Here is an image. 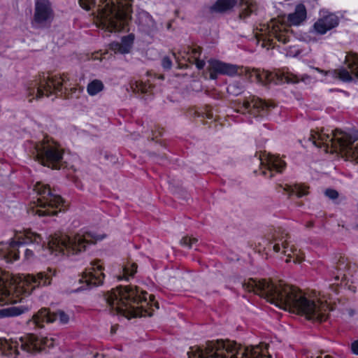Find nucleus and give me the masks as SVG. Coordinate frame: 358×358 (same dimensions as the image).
Returning <instances> with one entry per match:
<instances>
[{
    "mask_svg": "<svg viewBox=\"0 0 358 358\" xmlns=\"http://www.w3.org/2000/svg\"><path fill=\"white\" fill-rule=\"evenodd\" d=\"M268 345L243 346L229 340L208 341L205 345L190 348L188 358H264Z\"/></svg>",
    "mask_w": 358,
    "mask_h": 358,
    "instance_id": "3",
    "label": "nucleus"
},
{
    "mask_svg": "<svg viewBox=\"0 0 358 358\" xmlns=\"http://www.w3.org/2000/svg\"><path fill=\"white\" fill-rule=\"evenodd\" d=\"M187 48H188V51H187V54H189V52L191 51V53L192 55V59L199 58V57H197V56H199L201 52V48L200 47L191 48V47L188 46Z\"/></svg>",
    "mask_w": 358,
    "mask_h": 358,
    "instance_id": "36",
    "label": "nucleus"
},
{
    "mask_svg": "<svg viewBox=\"0 0 358 358\" xmlns=\"http://www.w3.org/2000/svg\"><path fill=\"white\" fill-rule=\"evenodd\" d=\"M273 250L275 252H278L280 250V245L279 244H275L273 245Z\"/></svg>",
    "mask_w": 358,
    "mask_h": 358,
    "instance_id": "44",
    "label": "nucleus"
},
{
    "mask_svg": "<svg viewBox=\"0 0 358 358\" xmlns=\"http://www.w3.org/2000/svg\"><path fill=\"white\" fill-rule=\"evenodd\" d=\"M57 318L62 324H66L69 321V317L64 311L59 310L57 312H51L49 308H43L34 314L32 320L28 323H32L38 328H43V322H53Z\"/></svg>",
    "mask_w": 358,
    "mask_h": 358,
    "instance_id": "14",
    "label": "nucleus"
},
{
    "mask_svg": "<svg viewBox=\"0 0 358 358\" xmlns=\"http://www.w3.org/2000/svg\"><path fill=\"white\" fill-rule=\"evenodd\" d=\"M315 69H316L317 71H320V72H322V71H322V70H320L318 68H316Z\"/></svg>",
    "mask_w": 358,
    "mask_h": 358,
    "instance_id": "58",
    "label": "nucleus"
},
{
    "mask_svg": "<svg viewBox=\"0 0 358 358\" xmlns=\"http://www.w3.org/2000/svg\"><path fill=\"white\" fill-rule=\"evenodd\" d=\"M24 255L26 259L30 258L33 255V250L31 249H26L24 251Z\"/></svg>",
    "mask_w": 358,
    "mask_h": 358,
    "instance_id": "43",
    "label": "nucleus"
},
{
    "mask_svg": "<svg viewBox=\"0 0 358 358\" xmlns=\"http://www.w3.org/2000/svg\"><path fill=\"white\" fill-rule=\"evenodd\" d=\"M242 285L248 292L264 297L280 308L305 315L308 320L322 322L328 317L327 312L329 307L327 303L319 300L316 303L308 299L297 287L287 285L282 280L275 283L266 279H250Z\"/></svg>",
    "mask_w": 358,
    "mask_h": 358,
    "instance_id": "1",
    "label": "nucleus"
},
{
    "mask_svg": "<svg viewBox=\"0 0 358 358\" xmlns=\"http://www.w3.org/2000/svg\"><path fill=\"white\" fill-rule=\"evenodd\" d=\"M308 78L309 77H308V76H306V77H304V76H303V77H302L301 80H305V78Z\"/></svg>",
    "mask_w": 358,
    "mask_h": 358,
    "instance_id": "57",
    "label": "nucleus"
},
{
    "mask_svg": "<svg viewBox=\"0 0 358 358\" xmlns=\"http://www.w3.org/2000/svg\"><path fill=\"white\" fill-rule=\"evenodd\" d=\"M101 238L90 232L83 235L76 234L73 237L64 234H55L49 236L47 245L43 244L41 246H35L34 249L38 252L48 250L55 255H76L85 250L86 244H94L96 240Z\"/></svg>",
    "mask_w": 358,
    "mask_h": 358,
    "instance_id": "7",
    "label": "nucleus"
},
{
    "mask_svg": "<svg viewBox=\"0 0 358 358\" xmlns=\"http://www.w3.org/2000/svg\"><path fill=\"white\" fill-rule=\"evenodd\" d=\"M308 141H311L316 147L323 146L326 152H329L330 147L334 152H340L347 158L352 159L358 163V140L346 132L336 129L332 131L331 136L312 130L308 135Z\"/></svg>",
    "mask_w": 358,
    "mask_h": 358,
    "instance_id": "6",
    "label": "nucleus"
},
{
    "mask_svg": "<svg viewBox=\"0 0 358 358\" xmlns=\"http://www.w3.org/2000/svg\"><path fill=\"white\" fill-rule=\"evenodd\" d=\"M350 268V263L347 258L341 256L336 267L337 271H345Z\"/></svg>",
    "mask_w": 358,
    "mask_h": 358,
    "instance_id": "34",
    "label": "nucleus"
},
{
    "mask_svg": "<svg viewBox=\"0 0 358 358\" xmlns=\"http://www.w3.org/2000/svg\"><path fill=\"white\" fill-rule=\"evenodd\" d=\"M54 341L55 340L53 338H50V342L48 343V346L50 347H50H53V345H54Z\"/></svg>",
    "mask_w": 358,
    "mask_h": 358,
    "instance_id": "46",
    "label": "nucleus"
},
{
    "mask_svg": "<svg viewBox=\"0 0 358 358\" xmlns=\"http://www.w3.org/2000/svg\"><path fill=\"white\" fill-rule=\"evenodd\" d=\"M148 293L140 290L136 286H119L104 294V300L110 307L111 314H122L126 317L152 316L142 303L148 305L145 295Z\"/></svg>",
    "mask_w": 358,
    "mask_h": 358,
    "instance_id": "4",
    "label": "nucleus"
},
{
    "mask_svg": "<svg viewBox=\"0 0 358 358\" xmlns=\"http://www.w3.org/2000/svg\"><path fill=\"white\" fill-rule=\"evenodd\" d=\"M50 284V278L43 272L34 275H27L20 282L8 276L0 275V303H15L21 301L22 294H30L34 289L41 285Z\"/></svg>",
    "mask_w": 358,
    "mask_h": 358,
    "instance_id": "5",
    "label": "nucleus"
},
{
    "mask_svg": "<svg viewBox=\"0 0 358 358\" xmlns=\"http://www.w3.org/2000/svg\"><path fill=\"white\" fill-rule=\"evenodd\" d=\"M238 2L241 6H245L239 14L241 19H245L255 12L256 5L247 0H217L208 8V11L211 15L224 13L231 10Z\"/></svg>",
    "mask_w": 358,
    "mask_h": 358,
    "instance_id": "11",
    "label": "nucleus"
},
{
    "mask_svg": "<svg viewBox=\"0 0 358 358\" xmlns=\"http://www.w3.org/2000/svg\"><path fill=\"white\" fill-rule=\"evenodd\" d=\"M338 22V17L335 14L329 13L318 19L313 28L317 34H324L327 31L337 27Z\"/></svg>",
    "mask_w": 358,
    "mask_h": 358,
    "instance_id": "19",
    "label": "nucleus"
},
{
    "mask_svg": "<svg viewBox=\"0 0 358 358\" xmlns=\"http://www.w3.org/2000/svg\"><path fill=\"white\" fill-rule=\"evenodd\" d=\"M308 187L301 184L285 185L284 190L286 191L289 196L295 194L297 197H302L308 194Z\"/></svg>",
    "mask_w": 358,
    "mask_h": 358,
    "instance_id": "26",
    "label": "nucleus"
},
{
    "mask_svg": "<svg viewBox=\"0 0 358 358\" xmlns=\"http://www.w3.org/2000/svg\"><path fill=\"white\" fill-rule=\"evenodd\" d=\"M137 267L138 266L136 263L131 264V268L125 266L124 268V273L127 275H133L136 272Z\"/></svg>",
    "mask_w": 358,
    "mask_h": 358,
    "instance_id": "38",
    "label": "nucleus"
},
{
    "mask_svg": "<svg viewBox=\"0 0 358 358\" xmlns=\"http://www.w3.org/2000/svg\"><path fill=\"white\" fill-rule=\"evenodd\" d=\"M324 194L331 200H335L339 195L338 192L333 189H327L324 192Z\"/></svg>",
    "mask_w": 358,
    "mask_h": 358,
    "instance_id": "37",
    "label": "nucleus"
},
{
    "mask_svg": "<svg viewBox=\"0 0 358 358\" xmlns=\"http://www.w3.org/2000/svg\"><path fill=\"white\" fill-rule=\"evenodd\" d=\"M208 69L210 71V78L213 80L217 78L218 73L232 76L236 73L237 71L235 66L217 60L210 61Z\"/></svg>",
    "mask_w": 358,
    "mask_h": 358,
    "instance_id": "20",
    "label": "nucleus"
},
{
    "mask_svg": "<svg viewBox=\"0 0 358 358\" xmlns=\"http://www.w3.org/2000/svg\"><path fill=\"white\" fill-rule=\"evenodd\" d=\"M134 40V36L133 34H129L126 36H124L122 38L121 45H122V53H128L129 52L133 43Z\"/></svg>",
    "mask_w": 358,
    "mask_h": 358,
    "instance_id": "30",
    "label": "nucleus"
},
{
    "mask_svg": "<svg viewBox=\"0 0 358 358\" xmlns=\"http://www.w3.org/2000/svg\"><path fill=\"white\" fill-rule=\"evenodd\" d=\"M154 306L156 307V308H159V303L157 301L154 302Z\"/></svg>",
    "mask_w": 358,
    "mask_h": 358,
    "instance_id": "51",
    "label": "nucleus"
},
{
    "mask_svg": "<svg viewBox=\"0 0 358 358\" xmlns=\"http://www.w3.org/2000/svg\"><path fill=\"white\" fill-rule=\"evenodd\" d=\"M104 86L103 83L99 80H94L90 82L87 87V92L90 95L94 96L103 90Z\"/></svg>",
    "mask_w": 358,
    "mask_h": 358,
    "instance_id": "28",
    "label": "nucleus"
},
{
    "mask_svg": "<svg viewBox=\"0 0 358 358\" xmlns=\"http://www.w3.org/2000/svg\"><path fill=\"white\" fill-rule=\"evenodd\" d=\"M51 8L48 0H41L36 2L34 18L37 22L47 21L51 15Z\"/></svg>",
    "mask_w": 358,
    "mask_h": 358,
    "instance_id": "21",
    "label": "nucleus"
},
{
    "mask_svg": "<svg viewBox=\"0 0 358 358\" xmlns=\"http://www.w3.org/2000/svg\"><path fill=\"white\" fill-rule=\"evenodd\" d=\"M197 241L198 240L196 238L185 236L181 239L180 243L183 245H186L188 246L189 248H191L192 244L196 243Z\"/></svg>",
    "mask_w": 358,
    "mask_h": 358,
    "instance_id": "35",
    "label": "nucleus"
},
{
    "mask_svg": "<svg viewBox=\"0 0 358 358\" xmlns=\"http://www.w3.org/2000/svg\"><path fill=\"white\" fill-rule=\"evenodd\" d=\"M351 350L353 353L358 355V340L355 341L351 344Z\"/></svg>",
    "mask_w": 358,
    "mask_h": 358,
    "instance_id": "41",
    "label": "nucleus"
},
{
    "mask_svg": "<svg viewBox=\"0 0 358 358\" xmlns=\"http://www.w3.org/2000/svg\"><path fill=\"white\" fill-rule=\"evenodd\" d=\"M338 278H339V277H338V275H336V276L335 277V279H336V280H338Z\"/></svg>",
    "mask_w": 358,
    "mask_h": 358,
    "instance_id": "59",
    "label": "nucleus"
},
{
    "mask_svg": "<svg viewBox=\"0 0 358 358\" xmlns=\"http://www.w3.org/2000/svg\"><path fill=\"white\" fill-rule=\"evenodd\" d=\"M22 350L29 353H36L42 350V346H48L50 339L45 337L39 338L33 334H28L20 339Z\"/></svg>",
    "mask_w": 358,
    "mask_h": 358,
    "instance_id": "17",
    "label": "nucleus"
},
{
    "mask_svg": "<svg viewBox=\"0 0 358 358\" xmlns=\"http://www.w3.org/2000/svg\"><path fill=\"white\" fill-rule=\"evenodd\" d=\"M130 87L134 93L141 92L142 94H145L149 92L150 85H148L142 81H135L130 83Z\"/></svg>",
    "mask_w": 358,
    "mask_h": 358,
    "instance_id": "29",
    "label": "nucleus"
},
{
    "mask_svg": "<svg viewBox=\"0 0 358 358\" xmlns=\"http://www.w3.org/2000/svg\"><path fill=\"white\" fill-rule=\"evenodd\" d=\"M306 17V10L303 4L296 6L294 13L288 15L289 22L294 25L299 24Z\"/></svg>",
    "mask_w": 358,
    "mask_h": 358,
    "instance_id": "25",
    "label": "nucleus"
},
{
    "mask_svg": "<svg viewBox=\"0 0 358 358\" xmlns=\"http://www.w3.org/2000/svg\"><path fill=\"white\" fill-rule=\"evenodd\" d=\"M149 297H150V301L154 303L155 302V296L151 294V295H150Z\"/></svg>",
    "mask_w": 358,
    "mask_h": 358,
    "instance_id": "48",
    "label": "nucleus"
},
{
    "mask_svg": "<svg viewBox=\"0 0 358 358\" xmlns=\"http://www.w3.org/2000/svg\"><path fill=\"white\" fill-rule=\"evenodd\" d=\"M111 49H113L115 52H119L122 53V45L121 43H112L110 44Z\"/></svg>",
    "mask_w": 358,
    "mask_h": 358,
    "instance_id": "40",
    "label": "nucleus"
},
{
    "mask_svg": "<svg viewBox=\"0 0 358 358\" xmlns=\"http://www.w3.org/2000/svg\"><path fill=\"white\" fill-rule=\"evenodd\" d=\"M287 245H288V244L286 241L282 243V247L284 248H287Z\"/></svg>",
    "mask_w": 358,
    "mask_h": 358,
    "instance_id": "52",
    "label": "nucleus"
},
{
    "mask_svg": "<svg viewBox=\"0 0 358 358\" xmlns=\"http://www.w3.org/2000/svg\"><path fill=\"white\" fill-rule=\"evenodd\" d=\"M334 74L343 81L350 82L352 80V77L350 72L345 69L335 70Z\"/></svg>",
    "mask_w": 358,
    "mask_h": 358,
    "instance_id": "32",
    "label": "nucleus"
},
{
    "mask_svg": "<svg viewBox=\"0 0 358 358\" xmlns=\"http://www.w3.org/2000/svg\"><path fill=\"white\" fill-rule=\"evenodd\" d=\"M302 261V258H299L298 256L296 257V259L294 260V262H301Z\"/></svg>",
    "mask_w": 358,
    "mask_h": 358,
    "instance_id": "49",
    "label": "nucleus"
},
{
    "mask_svg": "<svg viewBox=\"0 0 358 358\" xmlns=\"http://www.w3.org/2000/svg\"><path fill=\"white\" fill-rule=\"evenodd\" d=\"M23 313V310L18 307H9L0 310V318L9 316H17Z\"/></svg>",
    "mask_w": 358,
    "mask_h": 358,
    "instance_id": "31",
    "label": "nucleus"
},
{
    "mask_svg": "<svg viewBox=\"0 0 358 358\" xmlns=\"http://www.w3.org/2000/svg\"><path fill=\"white\" fill-rule=\"evenodd\" d=\"M345 62L350 70V73L358 78V54L349 53L345 57Z\"/></svg>",
    "mask_w": 358,
    "mask_h": 358,
    "instance_id": "27",
    "label": "nucleus"
},
{
    "mask_svg": "<svg viewBox=\"0 0 358 358\" xmlns=\"http://www.w3.org/2000/svg\"><path fill=\"white\" fill-rule=\"evenodd\" d=\"M19 343L17 341H8L6 339L0 338V354L7 357L14 355V357L19 355Z\"/></svg>",
    "mask_w": 358,
    "mask_h": 358,
    "instance_id": "24",
    "label": "nucleus"
},
{
    "mask_svg": "<svg viewBox=\"0 0 358 358\" xmlns=\"http://www.w3.org/2000/svg\"><path fill=\"white\" fill-rule=\"evenodd\" d=\"M0 244H1V243H0Z\"/></svg>",
    "mask_w": 358,
    "mask_h": 358,
    "instance_id": "64",
    "label": "nucleus"
},
{
    "mask_svg": "<svg viewBox=\"0 0 358 358\" xmlns=\"http://www.w3.org/2000/svg\"><path fill=\"white\" fill-rule=\"evenodd\" d=\"M227 90L231 94L238 96L243 92V86L241 83L235 82L228 86Z\"/></svg>",
    "mask_w": 358,
    "mask_h": 358,
    "instance_id": "33",
    "label": "nucleus"
},
{
    "mask_svg": "<svg viewBox=\"0 0 358 358\" xmlns=\"http://www.w3.org/2000/svg\"><path fill=\"white\" fill-rule=\"evenodd\" d=\"M36 161L52 169H60L63 166V150L54 142L48 141L36 143L33 152Z\"/></svg>",
    "mask_w": 358,
    "mask_h": 358,
    "instance_id": "10",
    "label": "nucleus"
},
{
    "mask_svg": "<svg viewBox=\"0 0 358 358\" xmlns=\"http://www.w3.org/2000/svg\"><path fill=\"white\" fill-rule=\"evenodd\" d=\"M67 78L64 76L59 78H45L44 74L40 76L39 80H34L29 83L27 91L29 96L33 95L36 90V98L40 99L45 94L49 96L52 94L63 96L64 99L78 98V90L76 87L68 88L63 85L66 84Z\"/></svg>",
    "mask_w": 358,
    "mask_h": 358,
    "instance_id": "8",
    "label": "nucleus"
},
{
    "mask_svg": "<svg viewBox=\"0 0 358 358\" xmlns=\"http://www.w3.org/2000/svg\"><path fill=\"white\" fill-rule=\"evenodd\" d=\"M140 29L147 34L157 30V24L152 17L147 12H143L138 17Z\"/></svg>",
    "mask_w": 358,
    "mask_h": 358,
    "instance_id": "23",
    "label": "nucleus"
},
{
    "mask_svg": "<svg viewBox=\"0 0 358 358\" xmlns=\"http://www.w3.org/2000/svg\"><path fill=\"white\" fill-rule=\"evenodd\" d=\"M313 225H314L313 222V221H309V222H308L306 223V227L307 228H312V227H313Z\"/></svg>",
    "mask_w": 358,
    "mask_h": 358,
    "instance_id": "45",
    "label": "nucleus"
},
{
    "mask_svg": "<svg viewBox=\"0 0 358 358\" xmlns=\"http://www.w3.org/2000/svg\"><path fill=\"white\" fill-rule=\"evenodd\" d=\"M324 358H333V357L330 355H326V356H324Z\"/></svg>",
    "mask_w": 358,
    "mask_h": 358,
    "instance_id": "56",
    "label": "nucleus"
},
{
    "mask_svg": "<svg viewBox=\"0 0 358 358\" xmlns=\"http://www.w3.org/2000/svg\"><path fill=\"white\" fill-rule=\"evenodd\" d=\"M254 75L257 81L264 85L274 83L278 85L282 83H296L299 78L296 76L289 73H282L273 74L267 71L254 70Z\"/></svg>",
    "mask_w": 358,
    "mask_h": 358,
    "instance_id": "15",
    "label": "nucleus"
},
{
    "mask_svg": "<svg viewBox=\"0 0 358 358\" xmlns=\"http://www.w3.org/2000/svg\"><path fill=\"white\" fill-rule=\"evenodd\" d=\"M243 107L251 114L263 116L267 114L271 108H274L275 105L257 98L253 99L251 102L245 101Z\"/></svg>",
    "mask_w": 358,
    "mask_h": 358,
    "instance_id": "18",
    "label": "nucleus"
},
{
    "mask_svg": "<svg viewBox=\"0 0 358 358\" xmlns=\"http://www.w3.org/2000/svg\"><path fill=\"white\" fill-rule=\"evenodd\" d=\"M80 7L96 13L102 29L108 32L120 31L131 19V0H78Z\"/></svg>",
    "mask_w": 358,
    "mask_h": 358,
    "instance_id": "2",
    "label": "nucleus"
},
{
    "mask_svg": "<svg viewBox=\"0 0 358 358\" xmlns=\"http://www.w3.org/2000/svg\"><path fill=\"white\" fill-rule=\"evenodd\" d=\"M195 61L196 67L199 69H202L205 66V62L203 60H201L199 58L194 59Z\"/></svg>",
    "mask_w": 358,
    "mask_h": 358,
    "instance_id": "42",
    "label": "nucleus"
},
{
    "mask_svg": "<svg viewBox=\"0 0 358 358\" xmlns=\"http://www.w3.org/2000/svg\"><path fill=\"white\" fill-rule=\"evenodd\" d=\"M34 190L40 195L38 199V206L41 208L35 211L39 216L55 215L57 211L55 208L62 206L63 203L62 198L55 193V190L52 189L48 185H44L38 182L34 185Z\"/></svg>",
    "mask_w": 358,
    "mask_h": 358,
    "instance_id": "9",
    "label": "nucleus"
},
{
    "mask_svg": "<svg viewBox=\"0 0 358 358\" xmlns=\"http://www.w3.org/2000/svg\"><path fill=\"white\" fill-rule=\"evenodd\" d=\"M348 313H349L350 316H351V317H352V316H353V315H354V314H355V310H352V309H349V310H348Z\"/></svg>",
    "mask_w": 358,
    "mask_h": 358,
    "instance_id": "47",
    "label": "nucleus"
},
{
    "mask_svg": "<svg viewBox=\"0 0 358 358\" xmlns=\"http://www.w3.org/2000/svg\"><path fill=\"white\" fill-rule=\"evenodd\" d=\"M291 251L294 254V252L296 251V249L291 248Z\"/></svg>",
    "mask_w": 358,
    "mask_h": 358,
    "instance_id": "55",
    "label": "nucleus"
},
{
    "mask_svg": "<svg viewBox=\"0 0 358 358\" xmlns=\"http://www.w3.org/2000/svg\"><path fill=\"white\" fill-rule=\"evenodd\" d=\"M357 227H358V224H357Z\"/></svg>",
    "mask_w": 358,
    "mask_h": 358,
    "instance_id": "63",
    "label": "nucleus"
},
{
    "mask_svg": "<svg viewBox=\"0 0 358 358\" xmlns=\"http://www.w3.org/2000/svg\"><path fill=\"white\" fill-rule=\"evenodd\" d=\"M42 238L40 234L32 232L30 229L24 230V234L17 236V240L10 243L8 252H3L0 249V257L6 259L8 262L19 259L18 248L27 243H38Z\"/></svg>",
    "mask_w": 358,
    "mask_h": 358,
    "instance_id": "12",
    "label": "nucleus"
},
{
    "mask_svg": "<svg viewBox=\"0 0 358 358\" xmlns=\"http://www.w3.org/2000/svg\"><path fill=\"white\" fill-rule=\"evenodd\" d=\"M316 358H322L321 356H318Z\"/></svg>",
    "mask_w": 358,
    "mask_h": 358,
    "instance_id": "62",
    "label": "nucleus"
},
{
    "mask_svg": "<svg viewBox=\"0 0 358 358\" xmlns=\"http://www.w3.org/2000/svg\"><path fill=\"white\" fill-rule=\"evenodd\" d=\"M162 65L164 69L169 70L171 68L172 62L169 57H164L162 61Z\"/></svg>",
    "mask_w": 358,
    "mask_h": 358,
    "instance_id": "39",
    "label": "nucleus"
},
{
    "mask_svg": "<svg viewBox=\"0 0 358 358\" xmlns=\"http://www.w3.org/2000/svg\"><path fill=\"white\" fill-rule=\"evenodd\" d=\"M164 158H165V156H164V155H162V156L159 157V159H164Z\"/></svg>",
    "mask_w": 358,
    "mask_h": 358,
    "instance_id": "54",
    "label": "nucleus"
},
{
    "mask_svg": "<svg viewBox=\"0 0 358 358\" xmlns=\"http://www.w3.org/2000/svg\"><path fill=\"white\" fill-rule=\"evenodd\" d=\"M94 269V268H93ZM98 271L94 270V272L84 273L83 277L79 280L80 282H85L87 286H98L103 283L104 274L99 273L102 270L101 266H97Z\"/></svg>",
    "mask_w": 358,
    "mask_h": 358,
    "instance_id": "22",
    "label": "nucleus"
},
{
    "mask_svg": "<svg viewBox=\"0 0 358 358\" xmlns=\"http://www.w3.org/2000/svg\"><path fill=\"white\" fill-rule=\"evenodd\" d=\"M188 60L190 62H192V60L190 59V58H188Z\"/></svg>",
    "mask_w": 358,
    "mask_h": 358,
    "instance_id": "61",
    "label": "nucleus"
},
{
    "mask_svg": "<svg viewBox=\"0 0 358 358\" xmlns=\"http://www.w3.org/2000/svg\"><path fill=\"white\" fill-rule=\"evenodd\" d=\"M274 22L275 20H271V30H270L268 34H262L260 36L256 35L255 36L257 44H259L261 41H262L261 44L262 48L269 49L270 48H273L275 47L273 40L271 37L275 38L278 41L283 44H286L290 41V36L288 35V29L285 28L282 29L281 27L275 24ZM270 27L271 25L268 24L266 29H270Z\"/></svg>",
    "mask_w": 358,
    "mask_h": 358,
    "instance_id": "13",
    "label": "nucleus"
},
{
    "mask_svg": "<svg viewBox=\"0 0 358 358\" xmlns=\"http://www.w3.org/2000/svg\"><path fill=\"white\" fill-rule=\"evenodd\" d=\"M171 22L168 23V24H167V28H168V29H170V28H171Z\"/></svg>",
    "mask_w": 358,
    "mask_h": 358,
    "instance_id": "53",
    "label": "nucleus"
},
{
    "mask_svg": "<svg viewBox=\"0 0 358 358\" xmlns=\"http://www.w3.org/2000/svg\"><path fill=\"white\" fill-rule=\"evenodd\" d=\"M289 261H290V260H289V259H287L286 260V262H289Z\"/></svg>",
    "mask_w": 358,
    "mask_h": 358,
    "instance_id": "60",
    "label": "nucleus"
},
{
    "mask_svg": "<svg viewBox=\"0 0 358 358\" xmlns=\"http://www.w3.org/2000/svg\"><path fill=\"white\" fill-rule=\"evenodd\" d=\"M115 331H116L115 327H112V328H111V333L114 334V333H115Z\"/></svg>",
    "mask_w": 358,
    "mask_h": 358,
    "instance_id": "50",
    "label": "nucleus"
},
{
    "mask_svg": "<svg viewBox=\"0 0 358 358\" xmlns=\"http://www.w3.org/2000/svg\"><path fill=\"white\" fill-rule=\"evenodd\" d=\"M258 159L261 162L262 165L266 166V170L262 171V173L266 176L267 173H268L269 178L273 176V171L281 173L286 166V163L278 157L270 153H266L265 151L262 155H259Z\"/></svg>",
    "mask_w": 358,
    "mask_h": 358,
    "instance_id": "16",
    "label": "nucleus"
}]
</instances>
